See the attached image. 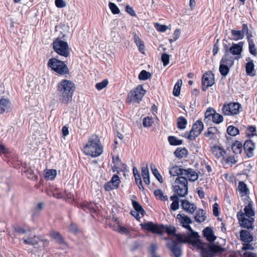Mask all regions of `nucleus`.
Wrapping results in <instances>:
<instances>
[{
  "mask_svg": "<svg viewBox=\"0 0 257 257\" xmlns=\"http://www.w3.org/2000/svg\"><path fill=\"white\" fill-rule=\"evenodd\" d=\"M104 189L106 191H110L117 188L114 184H113L110 181L104 185Z\"/></svg>",
  "mask_w": 257,
  "mask_h": 257,
  "instance_id": "nucleus-58",
  "label": "nucleus"
},
{
  "mask_svg": "<svg viewBox=\"0 0 257 257\" xmlns=\"http://www.w3.org/2000/svg\"><path fill=\"white\" fill-rule=\"evenodd\" d=\"M231 33L232 36V39L234 40H241L244 37L240 30H232Z\"/></svg>",
  "mask_w": 257,
  "mask_h": 257,
  "instance_id": "nucleus-33",
  "label": "nucleus"
},
{
  "mask_svg": "<svg viewBox=\"0 0 257 257\" xmlns=\"http://www.w3.org/2000/svg\"><path fill=\"white\" fill-rule=\"evenodd\" d=\"M225 52L224 56L222 57L220 60V63L226 65L228 66L231 67L234 64V60L235 59H237V57H233L229 55L227 46H225Z\"/></svg>",
  "mask_w": 257,
  "mask_h": 257,
  "instance_id": "nucleus-11",
  "label": "nucleus"
},
{
  "mask_svg": "<svg viewBox=\"0 0 257 257\" xmlns=\"http://www.w3.org/2000/svg\"><path fill=\"white\" fill-rule=\"evenodd\" d=\"M10 151L8 149L6 148L3 144L2 140H0V155L4 154L6 156L8 155Z\"/></svg>",
  "mask_w": 257,
  "mask_h": 257,
  "instance_id": "nucleus-54",
  "label": "nucleus"
},
{
  "mask_svg": "<svg viewBox=\"0 0 257 257\" xmlns=\"http://www.w3.org/2000/svg\"><path fill=\"white\" fill-rule=\"evenodd\" d=\"M151 76V74L150 72L143 70L140 73L138 78L140 80H146L150 78Z\"/></svg>",
  "mask_w": 257,
  "mask_h": 257,
  "instance_id": "nucleus-46",
  "label": "nucleus"
},
{
  "mask_svg": "<svg viewBox=\"0 0 257 257\" xmlns=\"http://www.w3.org/2000/svg\"><path fill=\"white\" fill-rule=\"evenodd\" d=\"M110 181L117 188L118 187L119 184L120 182L119 177L117 175H114Z\"/></svg>",
  "mask_w": 257,
  "mask_h": 257,
  "instance_id": "nucleus-55",
  "label": "nucleus"
},
{
  "mask_svg": "<svg viewBox=\"0 0 257 257\" xmlns=\"http://www.w3.org/2000/svg\"><path fill=\"white\" fill-rule=\"evenodd\" d=\"M243 43L242 42H239L238 44H233L230 47L228 52L233 55H240L242 50Z\"/></svg>",
  "mask_w": 257,
  "mask_h": 257,
  "instance_id": "nucleus-19",
  "label": "nucleus"
},
{
  "mask_svg": "<svg viewBox=\"0 0 257 257\" xmlns=\"http://www.w3.org/2000/svg\"><path fill=\"white\" fill-rule=\"evenodd\" d=\"M168 142L172 146H178L182 144L183 141L179 140L175 136H169L168 138Z\"/></svg>",
  "mask_w": 257,
  "mask_h": 257,
  "instance_id": "nucleus-36",
  "label": "nucleus"
},
{
  "mask_svg": "<svg viewBox=\"0 0 257 257\" xmlns=\"http://www.w3.org/2000/svg\"><path fill=\"white\" fill-rule=\"evenodd\" d=\"M103 147L98 137L96 135H91L88 139L87 144L83 148L84 153L91 157H97L101 155Z\"/></svg>",
  "mask_w": 257,
  "mask_h": 257,
  "instance_id": "nucleus-2",
  "label": "nucleus"
},
{
  "mask_svg": "<svg viewBox=\"0 0 257 257\" xmlns=\"http://www.w3.org/2000/svg\"><path fill=\"white\" fill-rule=\"evenodd\" d=\"M187 121L186 119L182 116L179 117L177 119V127L180 130L186 128Z\"/></svg>",
  "mask_w": 257,
  "mask_h": 257,
  "instance_id": "nucleus-35",
  "label": "nucleus"
},
{
  "mask_svg": "<svg viewBox=\"0 0 257 257\" xmlns=\"http://www.w3.org/2000/svg\"><path fill=\"white\" fill-rule=\"evenodd\" d=\"M169 58L170 56L167 54H163L162 55L161 59L163 63L164 66H166L169 63Z\"/></svg>",
  "mask_w": 257,
  "mask_h": 257,
  "instance_id": "nucleus-60",
  "label": "nucleus"
},
{
  "mask_svg": "<svg viewBox=\"0 0 257 257\" xmlns=\"http://www.w3.org/2000/svg\"><path fill=\"white\" fill-rule=\"evenodd\" d=\"M48 67L57 74L63 75L64 74V62L55 58L50 59L48 62Z\"/></svg>",
  "mask_w": 257,
  "mask_h": 257,
  "instance_id": "nucleus-7",
  "label": "nucleus"
},
{
  "mask_svg": "<svg viewBox=\"0 0 257 257\" xmlns=\"http://www.w3.org/2000/svg\"><path fill=\"white\" fill-rule=\"evenodd\" d=\"M230 67L226 65H224V64L220 63L219 66V72L220 74L223 76H226L229 71Z\"/></svg>",
  "mask_w": 257,
  "mask_h": 257,
  "instance_id": "nucleus-41",
  "label": "nucleus"
},
{
  "mask_svg": "<svg viewBox=\"0 0 257 257\" xmlns=\"http://www.w3.org/2000/svg\"><path fill=\"white\" fill-rule=\"evenodd\" d=\"M242 145L241 143L236 141L231 146V149L234 154H240L242 151Z\"/></svg>",
  "mask_w": 257,
  "mask_h": 257,
  "instance_id": "nucleus-32",
  "label": "nucleus"
},
{
  "mask_svg": "<svg viewBox=\"0 0 257 257\" xmlns=\"http://www.w3.org/2000/svg\"><path fill=\"white\" fill-rule=\"evenodd\" d=\"M252 201H249L248 204L245 206L244 211L245 215L248 217L253 216L254 215V212L252 208Z\"/></svg>",
  "mask_w": 257,
  "mask_h": 257,
  "instance_id": "nucleus-30",
  "label": "nucleus"
},
{
  "mask_svg": "<svg viewBox=\"0 0 257 257\" xmlns=\"http://www.w3.org/2000/svg\"><path fill=\"white\" fill-rule=\"evenodd\" d=\"M132 204L133 207L135 209V211L140 212V214L144 215L145 213V211L143 208L142 206L139 204V203L136 201L133 200Z\"/></svg>",
  "mask_w": 257,
  "mask_h": 257,
  "instance_id": "nucleus-37",
  "label": "nucleus"
},
{
  "mask_svg": "<svg viewBox=\"0 0 257 257\" xmlns=\"http://www.w3.org/2000/svg\"><path fill=\"white\" fill-rule=\"evenodd\" d=\"M181 207L189 213L192 214L196 209V207L193 203H191L187 200H181Z\"/></svg>",
  "mask_w": 257,
  "mask_h": 257,
  "instance_id": "nucleus-16",
  "label": "nucleus"
},
{
  "mask_svg": "<svg viewBox=\"0 0 257 257\" xmlns=\"http://www.w3.org/2000/svg\"><path fill=\"white\" fill-rule=\"evenodd\" d=\"M204 136L208 137L210 140H215L219 136V132L215 127H210L207 131L205 133Z\"/></svg>",
  "mask_w": 257,
  "mask_h": 257,
  "instance_id": "nucleus-18",
  "label": "nucleus"
},
{
  "mask_svg": "<svg viewBox=\"0 0 257 257\" xmlns=\"http://www.w3.org/2000/svg\"><path fill=\"white\" fill-rule=\"evenodd\" d=\"M203 128L204 125L202 121L198 120L193 124L190 131L185 133V136L189 140H195L200 135Z\"/></svg>",
  "mask_w": 257,
  "mask_h": 257,
  "instance_id": "nucleus-5",
  "label": "nucleus"
},
{
  "mask_svg": "<svg viewBox=\"0 0 257 257\" xmlns=\"http://www.w3.org/2000/svg\"><path fill=\"white\" fill-rule=\"evenodd\" d=\"M248 43L249 53L252 55L256 56L257 55V51L255 48L254 42H251Z\"/></svg>",
  "mask_w": 257,
  "mask_h": 257,
  "instance_id": "nucleus-52",
  "label": "nucleus"
},
{
  "mask_svg": "<svg viewBox=\"0 0 257 257\" xmlns=\"http://www.w3.org/2000/svg\"><path fill=\"white\" fill-rule=\"evenodd\" d=\"M69 230L71 232H72L74 234H77V233H78L79 232V230L78 229L77 225L73 223H72L70 224L69 228Z\"/></svg>",
  "mask_w": 257,
  "mask_h": 257,
  "instance_id": "nucleus-59",
  "label": "nucleus"
},
{
  "mask_svg": "<svg viewBox=\"0 0 257 257\" xmlns=\"http://www.w3.org/2000/svg\"><path fill=\"white\" fill-rule=\"evenodd\" d=\"M11 108V103L8 99L2 98L0 99V109L1 113L8 112Z\"/></svg>",
  "mask_w": 257,
  "mask_h": 257,
  "instance_id": "nucleus-22",
  "label": "nucleus"
},
{
  "mask_svg": "<svg viewBox=\"0 0 257 257\" xmlns=\"http://www.w3.org/2000/svg\"><path fill=\"white\" fill-rule=\"evenodd\" d=\"M140 225L143 229L146 230L153 233L162 234L165 231L169 235H175L176 234V229L174 227H168L163 225H158L154 223L152 221L141 223Z\"/></svg>",
  "mask_w": 257,
  "mask_h": 257,
  "instance_id": "nucleus-3",
  "label": "nucleus"
},
{
  "mask_svg": "<svg viewBox=\"0 0 257 257\" xmlns=\"http://www.w3.org/2000/svg\"><path fill=\"white\" fill-rule=\"evenodd\" d=\"M215 111V110L213 108H208L205 113V119L208 118L210 119V117H212L213 114Z\"/></svg>",
  "mask_w": 257,
  "mask_h": 257,
  "instance_id": "nucleus-57",
  "label": "nucleus"
},
{
  "mask_svg": "<svg viewBox=\"0 0 257 257\" xmlns=\"http://www.w3.org/2000/svg\"><path fill=\"white\" fill-rule=\"evenodd\" d=\"M145 93L146 90L143 88L142 85H138L128 93L127 101L128 102H139L145 94Z\"/></svg>",
  "mask_w": 257,
  "mask_h": 257,
  "instance_id": "nucleus-4",
  "label": "nucleus"
},
{
  "mask_svg": "<svg viewBox=\"0 0 257 257\" xmlns=\"http://www.w3.org/2000/svg\"><path fill=\"white\" fill-rule=\"evenodd\" d=\"M214 82V74L211 71L206 72L202 78V90L206 91L209 87L212 86Z\"/></svg>",
  "mask_w": 257,
  "mask_h": 257,
  "instance_id": "nucleus-8",
  "label": "nucleus"
},
{
  "mask_svg": "<svg viewBox=\"0 0 257 257\" xmlns=\"http://www.w3.org/2000/svg\"><path fill=\"white\" fill-rule=\"evenodd\" d=\"M182 84V81L181 79L177 81L173 89L174 95L177 96L180 94Z\"/></svg>",
  "mask_w": 257,
  "mask_h": 257,
  "instance_id": "nucleus-43",
  "label": "nucleus"
},
{
  "mask_svg": "<svg viewBox=\"0 0 257 257\" xmlns=\"http://www.w3.org/2000/svg\"><path fill=\"white\" fill-rule=\"evenodd\" d=\"M173 187L174 192L179 196V197H184L187 194L188 187H185V192L184 190L183 191H181V189L182 190V188H184V187H182V185L179 184L174 183Z\"/></svg>",
  "mask_w": 257,
  "mask_h": 257,
  "instance_id": "nucleus-21",
  "label": "nucleus"
},
{
  "mask_svg": "<svg viewBox=\"0 0 257 257\" xmlns=\"http://www.w3.org/2000/svg\"><path fill=\"white\" fill-rule=\"evenodd\" d=\"M57 93L60 96V99L63 101L64 100V79L62 80L57 85Z\"/></svg>",
  "mask_w": 257,
  "mask_h": 257,
  "instance_id": "nucleus-23",
  "label": "nucleus"
},
{
  "mask_svg": "<svg viewBox=\"0 0 257 257\" xmlns=\"http://www.w3.org/2000/svg\"><path fill=\"white\" fill-rule=\"evenodd\" d=\"M205 213L204 212V211L203 209H199L196 214L195 216V220L197 222H203L205 219L206 216H205Z\"/></svg>",
  "mask_w": 257,
  "mask_h": 257,
  "instance_id": "nucleus-31",
  "label": "nucleus"
},
{
  "mask_svg": "<svg viewBox=\"0 0 257 257\" xmlns=\"http://www.w3.org/2000/svg\"><path fill=\"white\" fill-rule=\"evenodd\" d=\"M108 84V80L107 79H104L101 82L96 83L95 85V87L97 90H100L106 87Z\"/></svg>",
  "mask_w": 257,
  "mask_h": 257,
  "instance_id": "nucleus-50",
  "label": "nucleus"
},
{
  "mask_svg": "<svg viewBox=\"0 0 257 257\" xmlns=\"http://www.w3.org/2000/svg\"><path fill=\"white\" fill-rule=\"evenodd\" d=\"M176 238L175 239L170 240V241H174L181 244V243L188 242L192 245V242L195 241V238L192 237V234L189 236H186L181 234H175Z\"/></svg>",
  "mask_w": 257,
  "mask_h": 257,
  "instance_id": "nucleus-15",
  "label": "nucleus"
},
{
  "mask_svg": "<svg viewBox=\"0 0 257 257\" xmlns=\"http://www.w3.org/2000/svg\"><path fill=\"white\" fill-rule=\"evenodd\" d=\"M83 209L86 212H90V213L95 212L96 210L94 208V205L92 203H86L82 205Z\"/></svg>",
  "mask_w": 257,
  "mask_h": 257,
  "instance_id": "nucleus-42",
  "label": "nucleus"
},
{
  "mask_svg": "<svg viewBox=\"0 0 257 257\" xmlns=\"http://www.w3.org/2000/svg\"><path fill=\"white\" fill-rule=\"evenodd\" d=\"M240 239L244 243H250L253 241V237L248 231L241 230L240 231Z\"/></svg>",
  "mask_w": 257,
  "mask_h": 257,
  "instance_id": "nucleus-17",
  "label": "nucleus"
},
{
  "mask_svg": "<svg viewBox=\"0 0 257 257\" xmlns=\"http://www.w3.org/2000/svg\"><path fill=\"white\" fill-rule=\"evenodd\" d=\"M182 176L187 178V180L190 181H195L198 178V175L193 169L188 168L187 169H183Z\"/></svg>",
  "mask_w": 257,
  "mask_h": 257,
  "instance_id": "nucleus-14",
  "label": "nucleus"
},
{
  "mask_svg": "<svg viewBox=\"0 0 257 257\" xmlns=\"http://www.w3.org/2000/svg\"><path fill=\"white\" fill-rule=\"evenodd\" d=\"M238 190L240 193L243 195H246L249 192V190L246 185L243 182L240 181L238 186Z\"/></svg>",
  "mask_w": 257,
  "mask_h": 257,
  "instance_id": "nucleus-39",
  "label": "nucleus"
},
{
  "mask_svg": "<svg viewBox=\"0 0 257 257\" xmlns=\"http://www.w3.org/2000/svg\"><path fill=\"white\" fill-rule=\"evenodd\" d=\"M180 34L181 30L179 29H176L172 35L173 38L169 39L170 42L172 43L176 41L180 37Z\"/></svg>",
  "mask_w": 257,
  "mask_h": 257,
  "instance_id": "nucleus-53",
  "label": "nucleus"
},
{
  "mask_svg": "<svg viewBox=\"0 0 257 257\" xmlns=\"http://www.w3.org/2000/svg\"><path fill=\"white\" fill-rule=\"evenodd\" d=\"M204 236L205 237L207 240L210 242L214 241L216 237L214 235L213 229L209 227H207L203 230Z\"/></svg>",
  "mask_w": 257,
  "mask_h": 257,
  "instance_id": "nucleus-20",
  "label": "nucleus"
},
{
  "mask_svg": "<svg viewBox=\"0 0 257 257\" xmlns=\"http://www.w3.org/2000/svg\"><path fill=\"white\" fill-rule=\"evenodd\" d=\"M241 108L240 104L238 102H230L224 104L222 108L223 113L225 115H235L239 113Z\"/></svg>",
  "mask_w": 257,
  "mask_h": 257,
  "instance_id": "nucleus-6",
  "label": "nucleus"
},
{
  "mask_svg": "<svg viewBox=\"0 0 257 257\" xmlns=\"http://www.w3.org/2000/svg\"><path fill=\"white\" fill-rule=\"evenodd\" d=\"M44 204L42 203H38L33 211L32 216L33 218L40 215V211L43 209Z\"/></svg>",
  "mask_w": 257,
  "mask_h": 257,
  "instance_id": "nucleus-34",
  "label": "nucleus"
},
{
  "mask_svg": "<svg viewBox=\"0 0 257 257\" xmlns=\"http://www.w3.org/2000/svg\"><path fill=\"white\" fill-rule=\"evenodd\" d=\"M253 221V218H246L243 219L242 221L239 223L241 227L245 228L248 229H253L252 223Z\"/></svg>",
  "mask_w": 257,
  "mask_h": 257,
  "instance_id": "nucleus-27",
  "label": "nucleus"
},
{
  "mask_svg": "<svg viewBox=\"0 0 257 257\" xmlns=\"http://www.w3.org/2000/svg\"><path fill=\"white\" fill-rule=\"evenodd\" d=\"M109 9L111 12L113 14H118L120 13V11L117 6L111 2H109L108 4Z\"/></svg>",
  "mask_w": 257,
  "mask_h": 257,
  "instance_id": "nucleus-51",
  "label": "nucleus"
},
{
  "mask_svg": "<svg viewBox=\"0 0 257 257\" xmlns=\"http://www.w3.org/2000/svg\"><path fill=\"white\" fill-rule=\"evenodd\" d=\"M142 176L143 178L149 177V172L147 166L142 168Z\"/></svg>",
  "mask_w": 257,
  "mask_h": 257,
  "instance_id": "nucleus-64",
  "label": "nucleus"
},
{
  "mask_svg": "<svg viewBox=\"0 0 257 257\" xmlns=\"http://www.w3.org/2000/svg\"><path fill=\"white\" fill-rule=\"evenodd\" d=\"M151 169L153 175L156 178V179L159 181L160 183H162L163 182V178L159 173L158 170L156 168V166L152 164L151 165Z\"/></svg>",
  "mask_w": 257,
  "mask_h": 257,
  "instance_id": "nucleus-38",
  "label": "nucleus"
},
{
  "mask_svg": "<svg viewBox=\"0 0 257 257\" xmlns=\"http://www.w3.org/2000/svg\"><path fill=\"white\" fill-rule=\"evenodd\" d=\"M22 240L26 244L35 245L38 244V240L36 239V236L28 237V238H24Z\"/></svg>",
  "mask_w": 257,
  "mask_h": 257,
  "instance_id": "nucleus-44",
  "label": "nucleus"
},
{
  "mask_svg": "<svg viewBox=\"0 0 257 257\" xmlns=\"http://www.w3.org/2000/svg\"><path fill=\"white\" fill-rule=\"evenodd\" d=\"M183 169L175 166L171 168L169 170V173L173 176H178V177L182 176L183 174Z\"/></svg>",
  "mask_w": 257,
  "mask_h": 257,
  "instance_id": "nucleus-29",
  "label": "nucleus"
},
{
  "mask_svg": "<svg viewBox=\"0 0 257 257\" xmlns=\"http://www.w3.org/2000/svg\"><path fill=\"white\" fill-rule=\"evenodd\" d=\"M227 132L231 136H235L239 133V130L232 125H229L227 128Z\"/></svg>",
  "mask_w": 257,
  "mask_h": 257,
  "instance_id": "nucleus-48",
  "label": "nucleus"
},
{
  "mask_svg": "<svg viewBox=\"0 0 257 257\" xmlns=\"http://www.w3.org/2000/svg\"><path fill=\"white\" fill-rule=\"evenodd\" d=\"M177 218L179 220V222L182 224V226L192 223V220L184 214H177Z\"/></svg>",
  "mask_w": 257,
  "mask_h": 257,
  "instance_id": "nucleus-25",
  "label": "nucleus"
},
{
  "mask_svg": "<svg viewBox=\"0 0 257 257\" xmlns=\"http://www.w3.org/2000/svg\"><path fill=\"white\" fill-rule=\"evenodd\" d=\"M57 175V171L55 169H46L45 170V178L48 180H52Z\"/></svg>",
  "mask_w": 257,
  "mask_h": 257,
  "instance_id": "nucleus-26",
  "label": "nucleus"
},
{
  "mask_svg": "<svg viewBox=\"0 0 257 257\" xmlns=\"http://www.w3.org/2000/svg\"><path fill=\"white\" fill-rule=\"evenodd\" d=\"M175 156L179 159L186 157L188 154V151L185 148H178L174 152Z\"/></svg>",
  "mask_w": 257,
  "mask_h": 257,
  "instance_id": "nucleus-24",
  "label": "nucleus"
},
{
  "mask_svg": "<svg viewBox=\"0 0 257 257\" xmlns=\"http://www.w3.org/2000/svg\"><path fill=\"white\" fill-rule=\"evenodd\" d=\"M152 119L149 117H146L144 118L143 124L145 127H150L152 125Z\"/></svg>",
  "mask_w": 257,
  "mask_h": 257,
  "instance_id": "nucleus-56",
  "label": "nucleus"
},
{
  "mask_svg": "<svg viewBox=\"0 0 257 257\" xmlns=\"http://www.w3.org/2000/svg\"><path fill=\"white\" fill-rule=\"evenodd\" d=\"M192 237L195 238V241L192 242V245L201 250V257H213L215 253L220 252L221 250V248L218 246L202 242L198 233H193Z\"/></svg>",
  "mask_w": 257,
  "mask_h": 257,
  "instance_id": "nucleus-1",
  "label": "nucleus"
},
{
  "mask_svg": "<svg viewBox=\"0 0 257 257\" xmlns=\"http://www.w3.org/2000/svg\"><path fill=\"white\" fill-rule=\"evenodd\" d=\"M75 90V84L71 81L65 80V101L68 102L72 100Z\"/></svg>",
  "mask_w": 257,
  "mask_h": 257,
  "instance_id": "nucleus-10",
  "label": "nucleus"
},
{
  "mask_svg": "<svg viewBox=\"0 0 257 257\" xmlns=\"http://www.w3.org/2000/svg\"><path fill=\"white\" fill-rule=\"evenodd\" d=\"M51 236L59 243H61L63 242V238L58 232L51 231Z\"/></svg>",
  "mask_w": 257,
  "mask_h": 257,
  "instance_id": "nucleus-49",
  "label": "nucleus"
},
{
  "mask_svg": "<svg viewBox=\"0 0 257 257\" xmlns=\"http://www.w3.org/2000/svg\"><path fill=\"white\" fill-rule=\"evenodd\" d=\"M255 149V144L252 141L248 140L246 141L243 144V149L248 158L253 156V151Z\"/></svg>",
  "mask_w": 257,
  "mask_h": 257,
  "instance_id": "nucleus-13",
  "label": "nucleus"
},
{
  "mask_svg": "<svg viewBox=\"0 0 257 257\" xmlns=\"http://www.w3.org/2000/svg\"><path fill=\"white\" fill-rule=\"evenodd\" d=\"M174 183L176 184H179L181 185H182V187H184V188L182 190L181 189V191H183V190H185V187H188V180L187 179V178L185 177H184L183 176H180L176 178Z\"/></svg>",
  "mask_w": 257,
  "mask_h": 257,
  "instance_id": "nucleus-28",
  "label": "nucleus"
},
{
  "mask_svg": "<svg viewBox=\"0 0 257 257\" xmlns=\"http://www.w3.org/2000/svg\"><path fill=\"white\" fill-rule=\"evenodd\" d=\"M223 116L221 114L216 113L215 111L213 114L212 120L213 122L218 124L221 122L223 121Z\"/></svg>",
  "mask_w": 257,
  "mask_h": 257,
  "instance_id": "nucleus-47",
  "label": "nucleus"
},
{
  "mask_svg": "<svg viewBox=\"0 0 257 257\" xmlns=\"http://www.w3.org/2000/svg\"><path fill=\"white\" fill-rule=\"evenodd\" d=\"M53 48L57 54L64 56V41L57 38L53 41Z\"/></svg>",
  "mask_w": 257,
  "mask_h": 257,
  "instance_id": "nucleus-12",
  "label": "nucleus"
},
{
  "mask_svg": "<svg viewBox=\"0 0 257 257\" xmlns=\"http://www.w3.org/2000/svg\"><path fill=\"white\" fill-rule=\"evenodd\" d=\"M135 182L138 185L140 189L144 190V188L143 186L142 181L141 179L140 175H137V177L136 176Z\"/></svg>",
  "mask_w": 257,
  "mask_h": 257,
  "instance_id": "nucleus-61",
  "label": "nucleus"
},
{
  "mask_svg": "<svg viewBox=\"0 0 257 257\" xmlns=\"http://www.w3.org/2000/svg\"><path fill=\"white\" fill-rule=\"evenodd\" d=\"M156 29L159 32H164L167 30V27L165 25H161V24L157 23L156 24Z\"/></svg>",
  "mask_w": 257,
  "mask_h": 257,
  "instance_id": "nucleus-63",
  "label": "nucleus"
},
{
  "mask_svg": "<svg viewBox=\"0 0 257 257\" xmlns=\"http://www.w3.org/2000/svg\"><path fill=\"white\" fill-rule=\"evenodd\" d=\"M154 194L157 199L164 201H166L168 200L167 196L164 195L163 191L161 189H157L155 190Z\"/></svg>",
  "mask_w": 257,
  "mask_h": 257,
  "instance_id": "nucleus-40",
  "label": "nucleus"
},
{
  "mask_svg": "<svg viewBox=\"0 0 257 257\" xmlns=\"http://www.w3.org/2000/svg\"><path fill=\"white\" fill-rule=\"evenodd\" d=\"M29 229H25L22 227L21 226H17L15 227V231L16 232H18L20 234H25L26 233Z\"/></svg>",
  "mask_w": 257,
  "mask_h": 257,
  "instance_id": "nucleus-62",
  "label": "nucleus"
},
{
  "mask_svg": "<svg viewBox=\"0 0 257 257\" xmlns=\"http://www.w3.org/2000/svg\"><path fill=\"white\" fill-rule=\"evenodd\" d=\"M253 70H254V64H253V63L252 62V61H250V62H247L245 65V70H246V73H247V74L250 75L251 76L254 75V74H251Z\"/></svg>",
  "mask_w": 257,
  "mask_h": 257,
  "instance_id": "nucleus-45",
  "label": "nucleus"
},
{
  "mask_svg": "<svg viewBox=\"0 0 257 257\" xmlns=\"http://www.w3.org/2000/svg\"><path fill=\"white\" fill-rule=\"evenodd\" d=\"M166 245L175 257H180L182 255L181 245L180 244L174 241H169Z\"/></svg>",
  "mask_w": 257,
  "mask_h": 257,
  "instance_id": "nucleus-9",
  "label": "nucleus"
}]
</instances>
